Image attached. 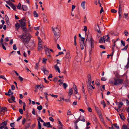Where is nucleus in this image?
Listing matches in <instances>:
<instances>
[{
	"label": "nucleus",
	"mask_w": 129,
	"mask_h": 129,
	"mask_svg": "<svg viewBox=\"0 0 129 129\" xmlns=\"http://www.w3.org/2000/svg\"><path fill=\"white\" fill-rule=\"evenodd\" d=\"M34 29L37 30H38L40 29V27H34Z\"/></svg>",
	"instance_id": "62"
},
{
	"label": "nucleus",
	"mask_w": 129,
	"mask_h": 129,
	"mask_svg": "<svg viewBox=\"0 0 129 129\" xmlns=\"http://www.w3.org/2000/svg\"><path fill=\"white\" fill-rule=\"evenodd\" d=\"M71 112L70 110H68V112L67 113V115H71Z\"/></svg>",
	"instance_id": "41"
},
{
	"label": "nucleus",
	"mask_w": 129,
	"mask_h": 129,
	"mask_svg": "<svg viewBox=\"0 0 129 129\" xmlns=\"http://www.w3.org/2000/svg\"><path fill=\"white\" fill-rule=\"evenodd\" d=\"M11 99H11V100L12 101L14 102H15V98L14 96L13 95H11Z\"/></svg>",
	"instance_id": "36"
},
{
	"label": "nucleus",
	"mask_w": 129,
	"mask_h": 129,
	"mask_svg": "<svg viewBox=\"0 0 129 129\" xmlns=\"http://www.w3.org/2000/svg\"><path fill=\"white\" fill-rule=\"evenodd\" d=\"M39 63H36V66L35 67V69L37 70H38V68Z\"/></svg>",
	"instance_id": "44"
},
{
	"label": "nucleus",
	"mask_w": 129,
	"mask_h": 129,
	"mask_svg": "<svg viewBox=\"0 0 129 129\" xmlns=\"http://www.w3.org/2000/svg\"><path fill=\"white\" fill-rule=\"evenodd\" d=\"M128 14L124 13V18L126 19H128Z\"/></svg>",
	"instance_id": "49"
},
{
	"label": "nucleus",
	"mask_w": 129,
	"mask_h": 129,
	"mask_svg": "<svg viewBox=\"0 0 129 129\" xmlns=\"http://www.w3.org/2000/svg\"><path fill=\"white\" fill-rule=\"evenodd\" d=\"M25 21V19H21L19 20V22L21 25V28L25 32H27V30L25 27L26 25Z\"/></svg>",
	"instance_id": "3"
},
{
	"label": "nucleus",
	"mask_w": 129,
	"mask_h": 129,
	"mask_svg": "<svg viewBox=\"0 0 129 129\" xmlns=\"http://www.w3.org/2000/svg\"><path fill=\"white\" fill-rule=\"evenodd\" d=\"M123 105V104L122 102H119L118 104V108L119 109V111L120 110V108L121 107L122 105Z\"/></svg>",
	"instance_id": "18"
},
{
	"label": "nucleus",
	"mask_w": 129,
	"mask_h": 129,
	"mask_svg": "<svg viewBox=\"0 0 129 129\" xmlns=\"http://www.w3.org/2000/svg\"><path fill=\"white\" fill-rule=\"evenodd\" d=\"M4 42V38H1L0 40V43L1 44H2L3 43V42Z\"/></svg>",
	"instance_id": "59"
},
{
	"label": "nucleus",
	"mask_w": 129,
	"mask_h": 129,
	"mask_svg": "<svg viewBox=\"0 0 129 129\" xmlns=\"http://www.w3.org/2000/svg\"><path fill=\"white\" fill-rule=\"evenodd\" d=\"M23 110L24 111L25 110V107H26V104L25 102H23Z\"/></svg>",
	"instance_id": "50"
},
{
	"label": "nucleus",
	"mask_w": 129,
	"mask_h": 129,
	"mask_svg": "<svg viewBox=\"0 0 129 129\" xmlns=\"http://www.w3.org/2000/svg\"><path fill=\"white\" fill-rule=\"evenodd\" d=\"M122 2L121 1H119V11L118 12H121L122 9L123 8V6L122 4Z\"/></svg>",
	"instance_id": "9"
},
{
	"label": "nucleus",
	"mask_w": 129,
	"mask_h": 129,
	"mask_svg": "<svg viewBox=\"0 0 129 129\" xmlns=\"http://www.w3.org/2000/svg\"><path fill=\"white\" fill-rule=\"evenodd\" d=\"M62 86L63 87L64 89H66L67 87L68 86V85L67 84L65 83H64L63 84Z\"/></svg>",
	"instance_id": "31"
},
{
	"label": "nucleus",
	"mask_w": 129,
	"mask_h": 129,
	"mask_svg": "<svg viewBox=\"0 0 129 129\" xmlns=\"http://www.w3.org/2000/svg\"><path fill=\"white\" fill-rule=\"evenodd\" d=\"M15 26L17 29H18L20 27V25L19 23H17L15 24Z\"/></svg>",
	"instance_id": "25"
},
{
	"label": "nucleus",
	"mask_w": 129,
	"mask_h": 129,
	"mask_svg": "<svg viewBox=\"0 0 129 129\" xmlns=\"http://www.w3.org/2000/svg\"><path fill=\"white\" fill-rule=\"evenodd\" d=\"M86 3L85 1L82 2L81 4V6L82 7L83 9H84L85 8V5Z\"/></svg>",
	"instance_id": "19"
},
{
	"label": "nucleus",
	"mask_w": 129,
	"mask_h": 129,
	"mask_svg": "<svg viewBox=\"0 0 129 129\" xmlns=\"http://www.w3.org/2000/svg\"><path fill=\"white\" fill-rule=\"evenodd\" d=\"M88 83L91 82V76L90 74H89L88 75Z\"/></svg>",
	"instance_id": "21"
},
{
	"label": "nucleus",
	"mask_w": 129,
	"mask_h": 129,
	"mask_svg": "<svg viewBox=\"0 0 129 129\" xmlns=\"http://www.w3.org/2000/svg\"><path fill=\"white\" fill-rule=\"evenodd\" d=\"M124 33L126 36H127L128 34V33L126 30H125L124 32Z\"/></svg>",
	"instance_id": "63"
},
{
	"label": "nucleus",
	"mask_w": 129,
	"mask_h": 129,
	"mask_svg": "<svg viewBox=\"0 0 129 129\" xmlns=\"http://www.w3.org/2000/svg\"><path fill=\"white\" fill-rule=\"evenodd\" d=\"M7 3L8 5L10 6L14 11L16 10V5H15L13 3H12L10 1H7L6 2Z\"/></svg>",
	"instance_id": "6"
},
{
	"label": "nucleus",
	"mask_w": 129,
	"mask_h": 129,
	"mask_svg": "<svg viewBox=\"0 0 129 129\" xmlns=\"http://www.w3.org/2000/svg\"><path fill=\"white\" fill-rule=\"evenodd\" d=\"M74 89L75 90L74 93L76 94H78V89L77 88H74Z\"/></svg>",
	"instance_id": "43"
},
{
	"label": "nucleus",
	"mask_w": 129,
	"mask_h": 129,
	"mask_svg": "<svg viewBox=\"0 0 129 129\" xmlns=\"http://www.w3.org/2000/svg\"><path fill=\"white\" fill-rule=\"evenodd\" d=\"M128 45L127 44L126 46H125V47L124 48L122 49H121L122 50H126L128 48Z\"/></svg>",
	"instance_id": "37"
},
{
	"label": "nucleus",
	"mask_w": 129,
	"mask_h": 129,
	"mask_svg": "<svg viewBox=\"0 0 129 129\" xmlns=\"http://www.w3.org/2000/svg\"><path fill=\"white\" fill-rule=\"evenodd\" d=\"M90 40L91 43V48L92 50V49L94 47V41L91 36L90 37Z\"/></svg>",
	"instance_id": "10"
},
{
	"label": "nucleus",
	"mask_w": 129,
	"mask_h": 129,
	"mask_svg": "<svg viewBox=\"0 0 129 129\" xmlns=\"http://www.w3.org/2000/svg\"><path fill=\"white\" fill-rule=\"evenodd\" d=\"M112 41L113 42V45L112 46V50H114V49L115 46V42L116 41L114 40H113Z\"/></svg>",
	"instance_id": "23"
},
{
	"label": "nucleus",
	"mask_w": 129,
	"mask_h": 129,
	"mask_svg": "<svg viewBox=\"0 0 129 129\" xmlns=\"http://www.w3.org/2000/svg\"><path fill=\"white\" fill-rule=\"evenodd\" d=\"M35 109L34 108H33V111L32 112V113L34 115H36V113H35Z\"/></svg>",
	"instance_id": "54"
},
{
	"label": "nucleus",
	"mask_w": 129,
	"mask_h": 129,
	"mask_svg": "<svg viewBox=\"0 0 129 129\" xmlns=\"http://www.w3.org/2000/svg\"><path fill=\"white\" fill-rule=\"evenodd\" d=\"M17 8L18 9L20 10L22 9V7L21 8V3H19L17 6Z\"/></svg>",
	"instance_id": "30"
},
{
	"label": "nucleus",
	"mask_w": 129,
	"mask_h": 129,
	"mask_svg": "<svg viewBox=\"0 0 129 129\" xmlns=\"http://www.w3.org/2000/svg\"><path fill=\"white\" fill-rule=\"evenodd\" d=\"M7 110V108L5 107H2L1 108V112H4L5 111H6Z\"/></svg>",
	"instance_id": "22"
},
{
	"label": "nucleus",
	"mask_w": 129,
	"mask_h": 129,
	"mask_svg": "<svg viewBox=\"0 0 129 129\" xmlns=\"http://www.w3.org/2000/svg\"><path fill=\"white\" fill-rule=\"evenodd\" d=\"M95 109L96 111L98 113V114H101V112L99 109L98 107H95Z\"/></svg>",
	"instance_id": "27"
},
{
	"label": "nucleus",
	"mask_w": 129,
	"mask_h": 129,
	"mask_svg": "<svg viewBox=\"0 0 129 129\" xmlns=\"http://www.w3.org/2000/svg\"><path fill=\"white\" fill-rule=\"evenodd\" d=\"M42 70L44 73V74L45 75H48L49 74V72L48 71L46 70L45 68L43 69Z\"/></svg>",
	"instance_id": "14"
},
{
	"label": "nucleus",
	"mask_w": 129,
	"mask_h": 129,
	"mask_svg": "<svg viewBox=\"0 0 129 129\" xmlns=\"http://www.w3.org/2000/svg\"><path fill=\"white\" fill-rule=\"evenodd\" d=\"M10 125V126L11 127H13V128H14L15 126L14 123V122L11 123Z\"/></svg>",
	"instance_id": "51"
},
{
	"label": "nucleus",
	"mask_w": 129,
	"mask_h": 129,
	"mask_svg": "<svg viewBox=\"0 0 129 129\" xmlns=\"http://www.w3.org/2000/svg\"><path fill=\"white\" fill-rule=\"evenodd\" d=\"M73 92V90L72 88L70 89L69 90V93L68 96V99H64L63 98H62V100L64 101H65L67 102H70L71 101L70 98L71 95H72Z\"/></svg>",
	"instance_id": "4"
},
{
	"label": "nucleus",
	"mask_w": 129,
	"mask_h": 129,
	"mask_svg": "<svg viewBox=\"0 0 129 129\" xmlns=\"http://www.w3.org/2000/svg\"><path fill=\"white\" fill-rule=\"evenodd\" d=\"M53 30L54 35L55 36H57L58 37L57 39L55 41V42H56L59 36L60 31L59 29H58L57 27L54 28V29L53 28Z\"/></svg>",
	"instance_id": "5"
},
{
	"label": "nucleus",
	"mask_w": 129,
	"mask_h": 129,
	"mask_svg": "<svg viewBox=\"0 0 129 129\" xmlns=\"http://www.w3.org/2000/svg\"><path fill=\"white\" fill-rule=\"evenodd\" d=\"M26 122V119L25 118H24L23 119V120L22 121V124L23 125H24L25 122Z\"/></svg>",
	"instance_id": "48"
},
{
	"label": "nucleus",
	"mask_w": 129,
	"mask_h": 129,
	"mask_svg": "<svg viewBox=\"0 0 129 129\" xmlns=\"http://www.w3.org/2000/svg\"><path fill=\"white\" fill-rule=\"evenodd\" d=\"M113 125L117 129H119V127L117 125L116 123H114Z\"/></svg>",
	"instance_id": "39"
},
{
	"label": "nucleus",
	"mask_w": 129,
	"mask_h": 129,
	"mask_svg": "<svg viewBox=\"0 0 129 129\" xmlns=\"http://www.w3.org/2000/svg\"><path fill=\"white\" fill-rule=\"evenodd\" d=\"M19 111L20 114H22L23 113V110L22 109H19Z\"/></svg>",
	"instance_id": "55"
},
{
	"label": "nucleus",
	"mask_w": 129,
	"mask_h": 129,
	"mask_svg": "<svg viewBox=\"0 0 129 129\" xmlns=\"http://www.w3.org/2000/svg\"><path fill=\"white\" fill-rule=\"evenodd\" d=\"M80 46L81 48V49L83 50L84 49V47L85 46V44L84 42H80Z\"/></svg>",
	"instance_id": "16"
},
{
	"label": "nucleus",
	"mask_w": 129,
	"mask_h": 129,
	"mask_svg": "<svg viewBox=\"0 0 129 129\" xmlns=\"http://www.w3.org/2000/svg\"><path fill=\"white\" fill-rule=\"evenodd\" d=\"M43 85H38L37 86V88H41L43 86Z\"/></svg>",
	"instance_id": "47"
},
{
	"label": "nucleus",
	"mask_w": 129,
	"mask_h": 129,
	"mask_svg": "<svg viewBox=\"0 0 129 129\" xmlns=\"http://www.w3.org/2000/svg\"><path fill=\"white\" fill-rule=\"evenodd\" d=\"M105 36L106 37H107L106 39V41L107 42L110 41V37L109 36V35H107L106 36Z\"/></svg>",
	"instance_id": "42"
},
{
	"label": "nucleus",
	"mask_w": 129,
	"mask_h": 129,
	"mask_svg": "<svg viewBox=\"0 0 129 129\" xmlns=\"http://www.w3.org/2000/svg\"><path fill=\"white\" fill-rule=\"evenodd\" d=\"M0 78H3L5 80H6V78L5 77L3 76H2L1 75H0Z\"/></svg>",
	"instance_id": "58"
},
{
	"label": "nucleus",
	"mask_w": 129,
	"mask_h": 129,
	"mask_svg": "<svg viewBox=\"0 0 129 129\" xmlns=\"http://www.w3.org/2000/svg\"><path fill=\"white\" fill-rule=\"evenodd\" d=\"M54 67L56 71H58V72L59 73H60V70L58 66H57V64L54 65Z\"/></svg>",
	"instance_id": "13"
},
{
	"label": "nucleus",
	"mask_w": 129,
	"mask_h": 129,
	"mask_svg": "<svg viewBox=\"0 0 129 129\" xmlns=\"http://www.w3.org/2000/svg\"><path fill=\"white\" fill-rule=\"evenodd\" d=\"M43 48V47L42 45L40 43H38V51H40Z\"/></svg>",
	"instance_id": "17"
},
{
	"label": "nucleus",
	"mask_w": 129,
	"mask_h": 129,
	"mask_svg": "<svg viewBox=\"0 0 129 129\" xmlns=\"http://www.w3.org/2000/svg\"><path fill=\"white\" fill-rule=\"evenodd\" d=\"M92 85H91V82L88 83L87 86L88 88L91 89L92 87Z\"/></svg>",
	"instance_id": "26"
},
{
	"label": "nucleus",
	"mask_w": 129,
	"mask_h": 129,
	"mask_svg": "<svg viewBox=\"0 0 129 129\" xmlns=\"http://www.w3.org/2000/svg\"><path fill=\"white\" fill-rule=\"evenodd\" d=\"M22 118V117L21 116L19 117L17 119V120H16L17 121H19L20 119H21Z\"/></svg>",
	"instance_id": "61"
},
{
	"label": "nucleus",
	"mask_w": 129,
	"mask_h": 129,
	"mask_svg": "<svg viewBox=\"0 0 129 129\" xmlns=\"http://www.w3.org/2000/svg\"><path fill=\"white\" fill-rule=\"evenodd\" d=\"M99 47L103 49H105V48L104 46L103 45H101L99 46Z\"/></svg>",
	"instance_id": "57"
},
{
	"label": "nucleus",
	"mask_w": 129,
	"mask_h": 129,
	"mask_svg": "<svg viewBox=\"0 0 129 129\" xmlns=\"http://www.w3.org/2000/svg\"><path fill=\"white\" fill-rule=\"evenodd\" d=\"M70 56V53L69 52H67L66 54L65 57L63 58V59L65 61H67L69 62Z\"/></svg>",
	"instance_id": "8"
},
{
	"label": "nucleus",
	"mask_w": 129,
	"mask_h": 129,
	"mask_svg": "<svg viewBox=\"0 0 129 129\" xmlns=\"http://www.w3.org/2000/svg\"><path fill=\"white\" fill-rule=\"evenodd\" d=\"M111 12L113 13H116L117 12V11L115 9H113L111 10Z\"/></svg>",
	"instance_id": "60"
},
{
	"label": "nucleus",
	"mask_w": 129,
	"mask_h": 129,
	"mask_svg": "<svg viewBox=\"0 0 129 129\" xmlns=\"http://www.w3.org/2000/svg\"><path fill=\"white\" fill-rule=\"evenodd\" d=\"M78 119L79 120H81L83 122H85V119L82 116H80L78 118Z\"/></svg>",
	"instance_id": "20"
},
{
	"label": "nucleus",
	"mask_w": 129,
	"mask_h": 129,
	"mask_svg": "<svg viewBox=\"0 0 129 129\" xmlns=\"http://www.w3.org/2000/svg\"><path fill=\"white\" fill-rule=\"evenodd\" d=\"M122 129H129V128L126 125H124L122 126Z\"/></svg>",
	"instance_id": "33"
},
{
	"label": "nucleus",
	"mask_w": 129,
	"mask_h": 129,
	"mask_svg": "<svg viewBox=\"0 0 129 129\" xmlns=\"http://www.w3.org/2000/svg\"><path fill=\"white\" fill-rule=\"evenodd\" d=\"M38 129H41V123L39 121H38Z\"/></svg>",
	"instance_id": "38"
},
{
	"label": "nucleus",
	"mask_w": 129,
	"mask_h": 129,
	"mask_svg": "<svg viewBox=\"0 0 129 129\" xmlns=\"http://www.w3.org/2000/svg\"><path fill=\"white\" fill-rule=\"evenodd\" d=\"M42 108V107L41 105L40 106H38L37 107V109L40 110H41Z\"/></svg>",
	"instance_id": "40"
},
{
	"label": "nucleus",
	"mask_w": 129,
	"mask_h": 129,
	"mask_svg": "<svg viewBox=\"0 0 129 129\" xmlns=\"http://www.w3.org/2000/svg\"><path fill=\"white\" fill-rule=\"evenodd\" d=\"M5 18L6 19V22L9 21V18L7 16V15H5Z\"/></svg>",
	"instance_id": "34"
},
{
	"label": "nucleus",
	"mask_w": 129,
	"mask_h": 129,
	"mask_svg": "<svg viewBox=\"0 0 129 129\" xmlns=\"http://www.w3.org/2000/svg\"><path fill=\"white\" fill-rule=\"evenodd\" d=\"M46 124L48 126H47L48 127H52L51 126H50L51 124H50V122H48L46 123Z\"/></svg>",
	"instance_id": "53"
},
{
	"label": "nucleus",
	"mask_w": 129,
	"mask_h": 129,
	"mask_svg": "<svg viewBox=\"0 0 129 129\" xmlns=\"http://www.w3.org/2000/svg\"><path fill=\"white\" fill-rule=\"evenodd\" d=\"M47 60V59L46 58H44L43 60V62L44 63H45L46 61Z\"/></svg>",
	"instance_id": "56"
},
{
	"label": "nucleus",
	"mask_w": 129,
	"mask_h": 129,
	"mask_svg": "<svg viewBox=\"0 0 129 129\" xmlns=\"http://www.w3.org/2000/svg\"><path fill=\"white\" fill-rule=\"evenodd\" d=\"M49 119L52 122H53L54 121V119H53L51 117H50L49 118Z\"/></svg>",
	"instance_id": "64"
},
{
	"label": "nucleus",
	"mask_w": 129,
	"mask_h": 129,
	"mask_svg": "<svg viewBox=\"0 0 129 129\" xmlns=\"http://www.w3.org/2000/svg\"><path fill=\"white\" fill-rule=\"evenodd\" d=\"M22 9L24 11H26L27 10V7L25 5H22L21 6Z\"/></svg>",
	"instance_id": "15"
},
{
	"label": "nucleus",
	"mask_w": 129,
	"mask_h": 129,
	"mask_svg": "<svg viewBox=\"0 0 129 129\" xmlns=\"http://www.w3.org/2000/svg\"><path fill=\"white\" fill-rule=\"evenodd\" d=\"M34 16L35 17H38V14L37 13L36 11H34Z\"/></svg>",
	"instance_id": "29"
},
{
	"label": "nucleus",
	"mask_w": 129,
	"mask_h": 129,
	"mask_svg": "<svg viewBox=\"0 0 129 129\" xmlns=\"http://www.w3.org/2000/svg\"><path fill=\"white\" fill-rule=\"evenodd\" d=\"M123 81V80L121 79L114 78L110 79L109 83L114 85H117L121 84Z\"/></svg>",
	"instance_id": "2"
},
{
	"label": "nucleus",
	"mask_w": 129,
	"mask_h": 129,
	"mask_svg": "<svg viewBox=\"0 0 129 129\" xmlns=\"http://www.w3.org/2000/svg\"><path fill=\"white\" fill-rule=\"evenodd\" d=\"M8 121V120H6L2 122L1 124H0V125L3 126H6L7 124V122Z\"/></svg>",
	"instance_id": "24"
},
{
	"label": "nucleus",
	"mask_w": 129,
	"mask_h": 129,
	"mask_svg": "<svg viewBox=\"0 0 129 129\" xmlns=\"http://www.w3.org/2000/svg\"><path fill=\"white\" fill-rule=\"evenodd\" d=\"M31 37V36L30 34L27 33L26 32L23 33L21 35L18 36V37L21 39L22 42L24 45L28 44Z\"/></svg>",
	"instance_id": "1"
},
{
	"label": "nucleus",
	"mask_w": 129,
	"mask_h": 129,
	"mask_svg": "<svg viewBox=\"0 0 129 129\" xmlns=\"http://www.w3.org/2000/svg\"><path fill=\"white\" fill-rule=\"evenodd\" d=\"M119 115L122 120H124V119H125L122 113L121 114H119Z\"/></svg>",
	"instance_id": "28"
},
{
	"label": "nucleus",
	"mask_w": 129,
	"mask_h": 129,
	"mask_svg": "<svg viewBox=\"0 0 129 129\" xmlns=\"http://www.w3.org/2000/svg\"><path fill=\"white\" fill-rule=\"evenodd\" d=\"M30 124V123L29 122L27 124V125H26L25 127V128L27 129H28L29 128V127Z\"/></svg>",
	"instance_id": "32"
},
{
	"label": "nucleus",
	"mask_w": 129,
	"mask_h": 129,
	"mask_svg": "<svg viewBox=\"0 0 129 129\" xmlns=\"http://www.w3.org/2000/svg\"><path fill=\"white\" fill-rule=\"evenodd\" d=\"M44 49L46 51V53L48 55V54H50V51H51L52 52H54L52 49H49V48L45 46L44 47Z\"/></svg>",
	"instance_id": "7"
},
{
	"label": "nucleus",
	"mask_w": 129,
	"mask_h": 129,
	"mask_svg": "<svg viewBox=\"0 0 129 129\" xmlns=\"http://www.w3.org/2000/svg\"><path fill=\"white\" fill-rule=\"evenodd\" d=\"M85 40V38H84L81 37V41H80V42H84V41Z\"/></svg>",
	"instance_id": "45"
},
{
	"label": "nucleus",
	"mask_w": 129,
	"mask_h": 129,
	"mask_svg": "<svg viewBox=\"0 0 129 129\" xmlns=\"http://www.w3.org/2000/svg\"><path fill=\"white\" fill-rule=\"evenodd\" d=\"M13 49L14 50H16L17 49V47L16 45L15 44H14L13 47Z\"/></svg>",
	"instance_id": "46"
},
{
	"label": "nucleus",
	"mask_w": 129,
	"mask_h": 129,
	"mask_svg": "<svg viewBox=\"0 0 129 129\" xmlns=\"http://www.w3.org/2000/svg\"><path fill=\"white\" fill-rule=\"evenodd\" d=\"M95 29L97 31H98L99 33L100 34V35H101V31L100 30V28L99 25H95Z\"/></svg>",
	"instance_id": "11"
},
{
	"label": "nucleus",
	"mask_w": 129,
	"mask_h": 129,
	"mask_svg": "<svg viewBox=\"0 0 129 129\" xmlns=\"http://www.w3.org/2000/svg\"><path fill=\"white\" fill-rule=\"evenodd\" d=\"M106 39V37L104 36L103 37H101L100 39L99 40V42L100 43H102L103 42L105 43Z\"/></svg>",
	"instance_id": "12"
},
{
	"label": "nucleus",
	"mask_w": 129,
	"mask_h": 129,
	"mask_svg": "<svg viewBox=\"0 0 129 129\" xmlns=\"http://www.w3.org/2000/svg\"><path fill=\"white\" fill-rule=\"evenodd\" d=\"M44 22H48V21L47 19V17L46 16L44 18Z\"/></svg>",
	"instance_id": "52"
},
{
	"label": "nucleus",
	"mask_w": 129,
	"mask_h": 129,
	"mask_svg": "<svg viewBox=\"0 0 129 129\" xmlns=\"http://www.w3.org/2000/svg\"><path fill=\"white\" fill-rule=\"evenodd\" d=\"M99 80L98 79H97L95 81V84L96 85H99Z\"/></svg>",
	"instance_id": "35"
}]
</instances>
